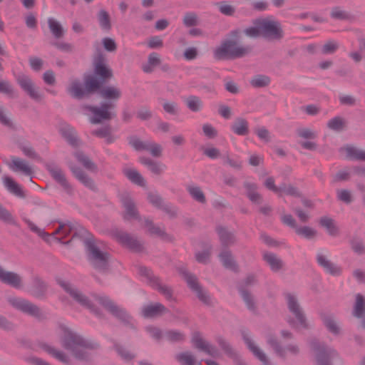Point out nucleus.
Here are the masks:
<instances>
[{"label":"nucleus","mask_w":365,"mask_h":365,"mask_svg":"<svg viewBox=\"0 0 365 365\" xmlns=\"http://www.w3.org/2000/svg\"><path fill=\"white\" fill-rule=\"evenodd\" d=\"M99 95L107 101L102 103L99 107L88 105L82 106L83 110L92 114L90 121L93 124L100 123L103 120H109L116 116L115 113L112 110L116 106L115 102L121 98L122 91L118 87L107 86L99 90Z\"/></svg>","instance_id":"nucleus-1"},{"label":"nucleus","mask_w":365,"mask_h":365,"mask_svg":"<svg viewBox=\"0 0 365 365\" xmlns=\"http://www.w3.org/2000/svg\"><path fill=\"white\" fill-rule=\"evenodd\" d=\"M59 334L61 346L78 360L90 359L91 351L98 347L96 342L86 339L65 327H60Z\"/></svg>","instance_id":"nucleus-2"},{"label":"nucleus","mask_w":365,"mask_h":365,"mask_svg":"<svg viewBox=\"0 0 365 365\" xmlns=\"http://www.w3.org/2000/svg\"><path fill=\"white\" fill-rule=\"evenodd\" d=\"M249 46H241L233 40H225L214 51V57L217 60L238 58L248 55L251 52Z\"/></svg>","instance_id":"nucleus-3"},{"label":"nucleus","mask_w":365,"mask_h":365,"mask_svg":"<svg viewBox=\"0 0 365 365\" xmlns=\"http://www.w3.org/2000/svg\"><path fill=\"white\" fill-rule=\"evenodd\" d=\"M83 242L91 264L99 272L106 271L108 264V252L102 250L99 245L92 238H87Z\"/></svg>","instance_id":"nucleus-4"},{"label":"nucleus","mask_w":365,"mask_h":365,"mask_svg":"<svg viewBox=\"0 0 365 365\" xmlns=\"http://www.w3.org/2000/svg\"><path fill=\"white\" fill-rule=\"evenodd\" d=\"M285 298L288 309L293 316V317H289L287 318L288 324L294 329H307L308 324L307 322L306 317L297 297L294 295L288 293L286 294Z\"/></svg>","instance_id":"nucleus-5"},{"label":"nucleus","mask_w":365,"mask_h":365,"mask_svg":"<svg viewBox=\"0 0 365 365\" xmlns=\"http://www.w3.org/2000/svg\"><path fill=\"white\" fill-rule=\"evenodd\" d=\"M253 24H258L260 26L262 36L267 40L277 41L284 37L280 22L272 17L256 19Z\"/></svg>","instance_id":"nucleus-6"},{"label":"nucleus","mask_w":365,"mask_h":365,"mask_svg":"<svg viewBox=\"0 0 365 365\" xmlns=\"http://www.w3.org/2000/svg\"><path fill=\"white\" fill-rule=\"evenodd\" d=\"M138 274L144 278V281L154 289L158 290L166 299H173V291L168 286L163 284L160 279L154 275L153 272L148 267L140 266Z\"/></svg>","instance_id":"nucleus-7"},{"label":"nucleus","mask_w":365,"mask_h":365,"mask_svg":"<svg viewBox=\"0 0 365 365\" xmlns=\"http://www.w3.org/2000/svg\"><path fill=\"white\" fill-rule=\"evenodd\" d=\"M98 301L100 304H101L105 308H106L114 317L120 320L124 324H128L131 326V327L134 328V321L133 318L126 312V311L116 305L114 302H113L110 299L105 296L98 297Z\"/></svg>","instance_id":"nucleus-8"},{"label":"nucleus","mask_w":365,"mask_h":365,"mask_svg":"<svg viewBox=\"0 0 365 365\" xmlns=\"http://www.w3.org/2000/svg\"><path fill=\"white\" fill-rule=\"evenodd\" d=\"M311 346L315 352L317 365H331V360L338 355L334 349L322 344L317 340L311 342Z\"/></svg>","instance_id":"nucleus-9"},{"label":"nucleus","mask_w":365,"mask_h":365,"mask_svg":"<svg viewBox=\"0 0 365 365\" xmlns=\"http://www.w3.org/2000/svg\"><path fill=\"white\" fill-rule=\"evenodd\" d=\"M58 284L67 292L70 294V296L78 303H79L81 306L85 307L92 312L96 313V314L98 315L99 313L96 309H95L90 300L88 299L86 296H85L81 291L78 289L75 288L72 284L68 283V282L63 280H58Z\"/></svg>","instance_id":"nucleus-10"},{"label":"nucleus","mask_w":365,"mask_h":365,"mask_svg":"<svg viewBox=\"0 0 365 365\" xmlns=\"http://www.w3.org/2000/svg\"><path fill=\"white\" fill-rule=\"evenodd\" d=\"M181 274L186 281L188 287L197 294L198 299L205 304H211V299L208 293L205 291L200 284L195 275L188 272L186 270H182Z\"/></svg>","instance_id":"nucleus-11"},{"label":"nucleus","mask_w":365,"mask_h":365,"mask_svg":"<svg viewBox=\"0 0 365 365\" xmlns=\"http://www.w3.org/2000/svg\"><path fill=\"white\" fill-rule=\"evenodd\" d=\"M8 302L14 308L23 313L36 317H38L41 314L40 309L26 299L19 297H10L8 299Z\"/></svg>","instance_id":"nucleus-12"},{"label":"nucleus","mask_w":365,"mask_h":365,"mask_svg":"<svg viewBox=\"0 0 365 365\" xmlns=\"http://www.w3.org/2000/svg\"><path fill=\"white\" fill-rule=\"evenodd\" d=\"M113 235L120 245L134 252H140L143 248L140 241L127 232L115 230Z\"/></svg>","instance_id":"nucleus-13"},{"label":"nucleus","mask_w":365,"mask_h":365,"mask_svg":"<svg viewBox=\"0 0 365 365\" xmlns=\"http://www.w3.org/2000/svg\"><path fill=\"white\" fill-rule=\"evenodd\" d=\"M267 341L272 347L277 355L282 359H285L288 354L293 356H297L299 354L300 349L297 344H289L282 347L277 339L272 336L267 338Z\"/></svg>","instance_id":"nucleus-14"},{"label":"nucleus","mask_w":365,"mask_h":365,"mask_svg":"<svg viewBox=\"0 0 365 365\" xmlns=\"http://www.w3.org/2000/svg\"><path fill=\"white\" fill-rule=\"evenodd\" d=\"M16 80L21 88L31 98L39 101L42 99L41 95L38 91L31 78L24 73H19L16 76Z\"/></svg>","instance_id":"nucleus-15"},{"label":"nucleus","mask_w":365,"mask_h":365,"mask_svg":"<svg viewBox=\"0 0 365 365\" xmlns=\"http://www.w3.org/2000/svg\"><path fill=\"white\" fill-rule=\"evenodd\" d=\"M317 264L328 274L333 276H339L341 273V269L331 262L328 257V251L319 250L316 255Z\"/></svg>","instance_id":"nucleus-16"},{"label":"nucleus","mask_w":365,"mask_h":365,"mask_svg":"<svg viewBox=\"0 0 365 365\" xmlns=\"http://www.w3.org/2000/svg\"><path fill=\"white\" fill-rule=\"evenodd\" d=\"M46 170L53 178L61 186L68 192L71 193L72 187L68 183L62 169L54 163H48L46 165Z\"/></svg>","instance_id":"nucleus-17"},{"label":"nucleus","mask_w":365,"mask_h":365,"mask_svg":"<svg viewBox=\"0 0 365 365\" xmlns=\"http://www.w3.org/2000/svg\"><path fill=\"white\" fill-rule=\"evenodd\" d=\"M192 343L193 346L212 356L217 357L220 354L218 349L207 341L205 340L199 332H195L192 337Z\"/></svg>","instance_id":"nucleus-18"},{"label":"nucleus","mask_w":365,"mask_h":365,"mask_svg":"<svg viewBox=\"0 0 365 365\" xmlns=\"http://www.w3.org/2000/svg\"><path fill=\"white\" fill-rule=\"evenodd\" d=\"M120 200L125 209L123 215L124 219H135L140 220V216L135 207V202L130 197V195L128 193L122 194L120 197Z\"/></svg>","instance_id":"nucleus-19"},{"label":"nucleus","mask_w":365,"mask_h":365,"mask_svg":"<svg viewBox=\"0 0 365 365\" xmlns=\"http://www.w3.org/2000/svg\"><path fill=\"white\" fill-rule=\"evenodd\" d=\"M0 282L16 289L22 287V279L21 276L16 272L6 271L1 265Z\"/></svg>","instance_id":"nucleus-20"},{"label":"nucleus","mask_w":365,"mask_h":365,"mask_svg":"<svg viewBox=\"0 0 365 365\" xmlns=\"http://www.w3.org/2000/svg\"><path fill=\"white\" fill-rule=\"evenodd\" d=\"M139 161L141 164L147 167V168L154 175H160L166 170L167 166L159 161H155L150 158L140 157Z\"/></svg>","instance_id":"nucleus-21"},{"label":"nucleus","mask_w":365,"mask_h":365,"mask_svg":"<svg viewBox=\"0 0 365 365\" xmlns=\"http://www.w3.org/2000/svg\"><path fill=\"white\" fill-rule=\"evenodd\" d=\"M167 308L160 303L144 306L142 309V315L145 318H153L167 312Z\"/></svg>","instance_id":"nucleus-22"},{"label":"nucleus","mask_w":365,"mask_h":365,"mask_svg":"<svg viewBox=\"0 0 365 365\" xmlns=\"http://www.w3.org/2000/svg\"><path fill=\"white\" fill-rule=\"evenodd\" d=\"M244 187L249 200L255 204H261L263 201L262 195L257 192V184L246 181L244 182Z\"/></svg>","instance_id":"nucleus-23"},{"label":"nucleus","mask_w":365,"mask_h":365,"mask_svg":"<svg viewBox=\"0 0 365 365\" xmlns=\"http://www.w3.org/2000/svg\"><path fill=\"white\" fill-rule=\"evenodd\" d=\"M9 166L13 171H20L26 175H31L33 173L31 168L25 160L16 157H11V162Z\"/></svg>","instance_id":"nucleus-24"},{"label":"nucleus","mask_w":365,"mask_h":365,"mask_svg":"<svg viewBox=\"0 0 365 365\" xmlns=\"http://www.w3.org/2000/svg\"><path fill=\"white\" fill-rule=\"evenodd\" d=\"M365 299L360 294L356 295V302L354 306L353 315L359 319H362L361 325L365 328Z\"/></svg>","instance_id":"nucleus-25"},{"label":"nucleus","mask_w":365,"mask_h":365,"mask_svg":"<svg viewBox=\"0 0 365 365\" xmlns=\"http://www.w3.org/2000/svg\"><path fill=\"white\" fill-rule=\"evenodd\" d=\"M71 170L74 176L86 187L91 190H95L96 186L93 180L80 168L70 166Z\"/></svg>","instance_id":"nucleus-26"},{"label":"nucleus","mask_w":365,"mask_h":365,"mask_svg":"<svg viewBox=\"0 0 365 365\" xmlns=\"http://www.w3.org/2000/svg\"><path fill=\"white\" fill-rule=\"evenodd\" d=\"M41 347L56 359L64 364H68L69 358L63 351L58 350L55 347L45 343L42 344Z\"/></svg>","instance_id":"nucleus-27"},{"label":"nucleus","mask_w":365,"mask_h":365,"mask_svg":"<svg viewBox=\"0 0 365 365\" xmlns=\"http://www.w3.org/2000/svg\"><path fill=\"white\" fill-rule=\"evenodd\" d=\"M95 74L99 76L102 82H105L113 76L111 69H110L101 60L98 61L95 63Z\"/></svg>","instance_id":"nucleus-28"},{"label":"nucleus","mask_w":365,"mask_h":365,"mask_svg":"<svg viewBox=\"0 0 365 365\" xmlns=\"http://www.w3.org/2000/svg\"><path fill=\"white\" fill-rule=\"evenodd\" d=\"M68 92L75 98L81 99L87 95L86 88L78 80H73L68 88Z\"/></svg>","instance_id":"nucleus-29"},{"label":"nucleus","mask_w":365,"mask_h":365,"mask_svg":"<svg viewBox=\"0 0 365 365\" xmlns=\"http://www.w3.org/2000/svg\"><path fill=\"white\" fill-rule=\"evenodd\" d=\"M61 133L63 137L67 142L72 146H78L79 145V140L77 137L76 132L73 128L68 125L61 127Z\"/></svg>","instance_id":"nucleus-30"},{"label":"nucleus","mask_w":365,"mask_h":365,"mask_svg":"<svg viewBox=\"0 0 365 365\" xmlns=\"http://www.w3.org/2000/svg\"><path fill=\"white\" fill-rule=\"evenodd\" d=\"M232 132L238 135H246L249 133V124L243 118H237L231 125Z\"/></svg>","instance_id":"nucleus-31"},{"label":"nucleus","mask_w":365,"mask_h":365,"mask_svg":"<svg viewBox=\"0 0 365 365\" xmlns=\"http://www.w3.org/2000/svg\"><path fill=\"white\" fill-rule=\"evenodd\" d=\"M263 259L273 272H278L283 267V262L274 253H264Z\"/></svg>","instance_id":"nucleus-32"},{"label":"nucleus","mask_w":365,"mask_h":365,"mask_svg":"<svg viewBox=\"0 0 365 365\" xmlns=\"http://www.w3.org/2000/svg\"><path fill=\"white\" fill-rule=\"evenodd\" d=\"M243 339L247 344L249 349L253 354L258 358L265 365L267 364V360L264 353L254 343V341L247 335L243 336Z\"/></svg>","instance_id":"nucleus-33"},{"label":"nucleus","mask_w":365,"mask_h":365,"mask_svg":"<svg viewBox=\"0 0 365 365\" xmlns=\"http://www.w3.org/2000/svg\"><path fill=\"white\" fill-rule=\"evenodd\" d=\"M47 22L50 31L56 38H61L64 36V29L59 21L49 17Z\"/></svg>","instance_id":"nucleus-34"},{"label":"nucleus","mask_w":365,"mask_h":365,"mask_svg":"<svg viewBox=\"0 0 365 365\" xmlns=\"http://www.w3.org/2000/svg\"><path fill=\"white\" fill-rule=\"evenodd\" d=\"M346 153V157L351 160L365 161V150L353 146H346L341 148Z\"/></svg>","instance_id":"nucleus-35"},{"label":"nucleus","mask_w":365,"mask_h":365,"mask_svg":"<svg viewBox=\"0 0 365 365\" xmlns=\"http://www.w3.org/2000/svg\"><path fill=\"white\" fill-rule=\"evenodd\" d=\"M217 232L223 246L227 247L234 244L235 241L234 235L228 232L225 228L222 227H217Z\"/></svg>","instance_id":"nucleus-36"},{"label":"nucleus","mask_w":365,"mask_h":365,"mask_svg":"<svg viewBox=\"0 0 365 365\" xmlns=\"http://www.w3.org/2000/svg\"><path fill=\"white\" fill-rule=\"evenodd\" d=\"M4 183L6 189L12 194L20 197H24L25 195L20 185L16 183L11 178L6 177L4 180Z\"/></svg>","instance_id":"nucleus-37"},{"label":"nucleus","mask_w":365,"mask_h":365,"mask_svg":"<svg viewBox=\"0 0 365 365\" xmlns=\"http://www.w3.org/2000/svg\"><path fill=\"white\" fill-rule=\"evenodd\" d=\"M76 160L89 171L97 172V165L84 153L78 151L74 153Z\"/></svg>","instance_id":"nucleus-38"},{"label":"nucleus","mask_w":365,"mask_h":365,"mask_svg":"<svg viewBox=\"0 0 365 365\" xmlns=\"http://www.w3.org/2000/svg\"><path fill=\"white\" fill-rule=\"evenodd\" d=\"M124 174L132 182L139 186H145V183L144 178L137 170L127 168L124 170Z\"/></svg>","instance_id":"nucleus-39"},{"label":"nucleus","mask_w":365,"mask_h":365,"mask_svg":"<svg viewBox=\"0 0 365 365\" xmlns=\"http://www.w3.org/2000/svg\"><path fill=\"white\" fill-rule=\"evenodd\" d=\"M46 291V285L40 278L34 277L33 279V286L31 293L36 297H41Z\"/></svg>","instance_id":"nucleus-40"},{"label":"nucleus","mask_w":365,"mask_h":365,"mask_svg":"<svg viewBox=\"0 0 365 365\" xmlns=\"http://www.w3.org/2000/svg\"><path fill=\"white\" fill-rule=\"evenodd\" d=\"M175 359L181 365H195L196 359L195 356L190 351H184L177 354Z\"/></svg>","instance_id":"nucleus-41"},{"label":"nucleus","mask_w":365,"mask_h":365,"mask_svg":"<svg viewBox=\"0 0 365 365\" xmlns=\"http://www.w3.org/2000/svg\"><path fill=\"white\" fill-rule=\"evenodd\" d=\"M187 107L192 112H198L202 108V100L196 96H190L185 99Z\"/></svg>","instance_id":"nucleus-42"},{"label":"nucleus","mask_w":365,"mask_h":365,"mask_svg":"<svg viewBox=\"0 0 365 365\" xmlns=\"http://www.w3.org/2000/svg\"><path fill=\"white\" fill-rule=\"evenodd\" d=\"M220 258L223 265L231 270L237 271V267L230 251L225 250L220 254Z\"/></svg>","instance_id":"nucleus-43"},{"label":"nucleus","mask_w":365,"mask_h":365,"mask_svg":"<svg viewBox=\"0 0 365 365\" xmlns=\"http://www.w3.org/2000/svg\"><path fill=\"white\" fill-rule=\"evenodd\" d=\"M103 82L98 80L93 76H88L85 78V88L88 93L94 92L101 89Z\"/></svg>","instance_id":"nucleus-44"},{"label":"nucleus","mask_w":365,"mask_h":365,"mask_svg":"<svg viewBox=\"0 0 365 365\" xmlns=\"http://www.w3.org/2000/svg\"><path fill=\"white\" fill-rule=\"evenodd\" d=\"M187 190L190 196L197 202L202 204L206 202L205 196L200 187L189 185L187 187Z\"/></svg>","instance_id":"nucleus-45"},{"label":"nucleus","mask_w":365,"mask_h":365,"mask_svg":"<svg viewBox=\"0 0 365 365\" xmlns=\"http://www.w3.org/2000/svg\"><path fill=\"white\" fill-rule=\"evenodd\" d=\"M98 21L100 27L105 31H109L111 29L110 16L108 13L103 9L99 11L98 14Z\"/></svg>","instance_id":"nucleus-46"},{"label":"nucleus","mask_w":365,"mask_h":365,"mask_svg":"<svg viewBox=\"0 0 365 365\" xmlns=\"http://www.w3.org/2000/svg\"><path fill=\"white\" fill-rule=\"evenodd\" d=\"M163 337L170 342H181L185 339V334L178 330H168L163 333Z\"/></svg>","instance_id":"nucleus-47"},{"label":"nucleus","mask_w":365,"mask_h":365,"mask_svg":"<svg viewBox=\"0 0 365 365\" xmlns=\"http://www.w3.org/2000/svg\"><path fill=\"white\" fill-rule=\"evenodd\" d=\"M320 225L327 229L330 235L336 236L338 235V228L332 219L327 217H322L320 220Z\"/></svg>","instance_id":"nucleus-48"},{"label":"nucleus","mask_w":365,"mask_h":365,"mask_svg":"<svg viewBox=\"0 0 365 365\" xmlns=\"http://www.w3.org/2000/svg\"><path fill=\"white\" fill-rule=\"evenodd\" d=\"M295 232L297 235L304 237L307 240H312L317 235V231L312 227L308 226L299 227Z\"/></svg>","instance_id":"nucleus-49"},{"label":"nucleus","mask_w":365,"mask_h":365,"mask_svg":"<svg viewBox=\"0 0 365 365\" xmlns=\"http://www.w3.org/2000/svg\"><path fill=\"white\" fill-rule=\"evenodd\" d=\"M345 120L339 116H336L330 119L327 123V127L329 129L335 131H340L343 130L345 127Z\"/></svg>","instance_id":"nucleus-50"},{"label":"nucleus","mask_w":365,"mask_h":365,"mask_svg":"<svg viewBox=\"0 0 365 365\" xmlns=\"http://www.w3.org/2000/svg\"><path fill=\"white\" fill-rule=\"evenodd\" d=\"M152 140L143 141L136 137L131 138L130 144L138 151L146 150L148 151L150 143Z\"/></svg>","instance_id":"nucleus-51"},{"label":"nucleus","mask_w":365,"mask_h":365,"mask_svg":"<svg viewBox=\"0 0 365 365\" xmlns=\"http://www.w3.org/2000/svg\"><path fill=\"white\" fill-rule=\"evenodd\" d=\"M239 290L240 292L241 296L246 304L247 307L248 309H250L252 312H255L256 309L254 299L252 296L250 294V293L246 290L245 289H243L242 287L239 288Z\"/></svg>","instance_id":"nucleus-52"},{"label":"nucleus","mask_w":365,"mask_h":365,"mask_svg":"<svg viewBox=\"0 0 365 365\" xmlns=\"http://www.w3.org/2000/svg\"><path fill=\"white\" fill-rule=\"evenodd\" d=\"M270 83V78L264 75H257L250 81L251 85L255 88H262L267 86Z\"/></svg>","instance_id":"nucleus-53"},{"label":"nucleus","mask_w":365,"mask_h":365,"mask_svg":"<svg viewBox=\"0 0 365 365\" xmlns=\"http://www.w3.org/2000/svg\"><path fill=\"white\" fill-rule=\"evenodd\" d=\"M327 329L332 334L337 335L340 333V328L332 317H326L323 319Z\"/></svg>","instance_id":"nucleus-54"},{"label":"nucleus","mask_w":365,"mask_h":365,"mask_svg":"<svg viewBox=\"0 0 365 365\" xmlns=\"http://www.w3.org/2000/svg\"><path fill=\"white\" fill-rule=\"evenodd\" d=\"M114 349L117 354L125 361H130L134 359L135 355L127 350L124 346L120 344L115 343L114 344Z\"/></svg>","instance_id":"nucleus-55"},{"label":"nucleus","mask_w":365,"mask_h":365,"mask_svg":"<svg viewBox=\"0 0 365 365\" xmlns=\"http://www.w3.org/2000/svg\"><path fill=\"white\" fill-rule=\"evenodd\" d=\"M182 22L186 27L195 26L199 24L197 15L194 12H187L185 14Z\"/></svg>","instance_id":"nucleus-56"},{"label":"nucleus","mask_w":365,"mask_h":365,"mask_svg":"<svg viewBox=\"0 0 365 365\" xmlns=\"http://www.w3.org/2000/svg\"><path fill=\"white\" fill-rule=\"evenodd\" d=\"M254 26L247 27L244 29L243 33L250 38H258L262 36V31L258 24H253Z\"/></svg>","instance_id":"nucleus-57"},{"label":"nucleus","mask_w":365,"mask_h":365,"mask_svg":"<svg viewBox=\"0 0 365 365\" xmlns=\"http://www.w3.org/2000/svg\"><path fill=\"white\" fill-rule=\"evenodd\" d=\"M145 225L151 235H155L159 237H163L165 235L163 229L155 225L153 222L148 219L145 220Z\"/></svg>","instance_id":"nucleus-58"},{"label":"nucleus","mask_w":365,"mask_h":365,"mask_svg":"<svg viewBox=\"0 0 365 365\" xmlns=\"http://www.w3.org/2000/svg\"><path fill=\"white\" fill-rule=\"evenodd\" d=\"M280 192L278 193L279 195H281L282 193H285L288 195L299 197L300 193L298 191L297 188L292 186V185H286L284 183L280 185Z\"/></svg>","instance_id":"nucleus-59"},{"label":"nucleus","mask_w":365,"mask_h":365,"mask_svg":"<svg viewBox=\"0 0 365 365\" xmlns=\"http://www.w3.org/2000/svg\"><path fill=\"white\" fill-rule=\"evenodd\" d=\"M219 11L221 14L225 16H232L235 12V8L226 1H221L217 3Z\"/></svg>","instance_id":"nucleus-60"},{"label":"nucleus","mask_w":365,"mask_h":365,"mask_svg":"<svg viewBox=\"0 0 365 365\" xmlns=\"http://www.w3.org/2000/svg\"><path fill=\"white\" fill-rule=\"evenodd\" d=\"M339 48V43L335 41H329L324 43L322 52L323 54L334 53Z\"/></svg>","instance_id":"nucleus-61"},{"label":"nucleus","mask_w":365,"mask_h":365,"mask_svg":"<svg viewBox=\"0 0 365 365\" xmlns=\"http://www.w3.org/2000/svg\"><path fill=\"white\" fill-rule=\"evenodd\" d=\"M336 195H337V198L340 201H341L346 204H349L352 201L351 193L348 190H345V189L338 190L336 191Z\"/></svg>","instance_id":"nucleus-62"},{"label":"nucleus","mask_w":365,"mask_h":365,"mask_svg":"<svg viewBox=\"0 0 365 365\" xmlns=\"http://www.w3.org/2000/svg\"><path fill=\"white\" fill-rule=\"evenodd\" d=\"M93 134L101 137V138H106V140L108 143H110L113 142V138L110 135V128L109 127H103L97 130H93Z\"/></svg>","instance_id":"nucleus-63"},{"label":"nucleus","mask_w":365,"mask_h":365,"mask_svg":"<svg viewBox=\"0 0 365 365\" xmlns=\"http://www.w3.org/2000/svg\"><path fill=\"white\" fill-rule=\"evenodd\" d=\"M148 200L155 207L160 209L164 203L161 197L157 193L149 192L148 194Z\"/></svg>","instance_id":"nucleus-64"}]
</instances>
